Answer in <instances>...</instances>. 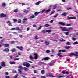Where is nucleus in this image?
<instances>
[{
  "label": "nucleus",
  "instance_id": "obj_1",
  "mask_svg": "<svg viewBox=\"0 0 78 78\" xmlns=\"http://www.w3.org/2000/svg\"><path fill=\"white\" fill-rule=\"evenodd\" d=\"M46 77H48V78L49 76L52 78H54V77H55V76L52 75V74L51 73H48V74H46Z\"/></svg>",
  "mask_w": 78,
  "mask_h": 78
},
{
  "label": "nucleus",
  "instance_id": "obj_2",
  "mask_svg": "<svg viewBox=\"0 0 78 78\" xmlns=\"http://www.w3.org/2000/svg\"><path fill=\"white\" fill-rule=\"evenodd\" d=\"M51 31H52L51 30H44L43 31H42V33H46V32H47L48 33H51Z\"/></svg>",
  "mask_w": 78,
  "mask_h": 78
},
{
  "label": "nucleus",
  "instance_id": "obj_3",
  "mask_svg": "<svg viewBox=\"0 0 78 78\" xmlns=\"http://www.w3.org/2000/svg\"><path fill=\"white\" fill-rule=\"evenodd\" d=\"M62 29V31H67V28L66 27H59Z\"/></svg>",
  "mask_w": 78,
  "mask_h": 78
},
{
  "label": "nucleus",
  "instance_id": "obj_4",
  "mask_svg": "<svg viewBox=\"0 0 78 78\" xmlns=\"http://www.w3.org/2000/svg\"><path fill=\"white\" fill-rule=\"evenodd\" d=\"M76 18L74 17H69L68 16V20H69V19H76Z\"/></svg>",
  "mask_w": 78,
  "mask_h": 78
},
{
  "label": "nucleus",
  "instance_id": "obj_5",
  "mask_svg": "<svg viewBox=\"0 0 78 78\" xmlns=\"http://www.w3.org/2000/svg\"><path fill=\"white\" fill-rule=\"evenodd\" d=\"M16 48H17L19 50H21V51H22V50H23V47H19V46H16Z\"/></svg>",
  "mask_w": 78,
  "mask_h": 78
},
{
  "label": "nucleus",
  "instance_id": "obj_6",
  "mask_svg": "<svg viewBox=\"0 0 78 78\" xmlns=\"http://www.w3.org/2000/svg\"><path fill=\"white\" fill-rule=\"evenodd\" d=\"M0 16L1 17H6V15L5 14L3 13L1 14Z\"/></svg>",
  "mask_w": 78,
  "mask_h": 78
},
{
  "label": "nucleus",
  "instance_id": "obj_7",
  "mask_svg": "<svg viewBox=\"0 0 78 78\" xmlns=\"http://www.w3.org/2000/svg\"><path fill=\"white\" fill-rule=\"evenodd\" d=\"M58 24H59L60 25H63V26L65 25L66 24L63 23L62 22H58Z\"/></svg>",
  "mask_w": 78,
  "mask_h": 78
},
{
  "label": "nucleus",
  "instance_id": "obj_8",
  "mask_svg": "<svg viewBox=\"0 0 78 78\" xmlns=\"http://www.w3.org/2000/svg\"><path fill=\"white\" fill-rule=\"evenodd\" d=\"M3 51H5V52H8V51H9V50L8 48H6L4 49Z\"/></svg>",
  "mask_w": 78,
  "mask_h": 78
},
{
  "label": "nucleus",
  "instance_id": "obj_9",
  "mask_svg": "<svg viewBox=\"0 0 78 78\" xmlns=\"http://www.w3.org/2000/svg\"><path fill=\"white\" fill-rule=\"evenodd\" d=\"M68 56H75V53H71L70 54L68 55Z\"/></svg>",
  "mask_w": 78,
  "mask_h": 78
},
{
  "label": "nucleus",
  "instance_id": "obj_10",
  "mask_svg": "<svg viewBox=\"0 0 78 78\" xmlns=\"http://www.w3.org/2000/svg\"><path fill=\"white\" fill-rule=\"evenodd\" d=\"M1 65L2 66V67H5L6 65H5V62H2Z\"/></svg>",
  "mask_w": 78,
  "mask_h": 78
},
{
  "label": "nucleus",
  "instance_id": "obj_11",
  "mask_svg": "<svg viewBox=\"0 0 78 78\" xmlns=\"http://www.w3.org/2000/svg\"><path fill=\"white\" fill-rule=\"evenodd\" d=\"M3 47H9V44H3Z\"/></svg>",
  "mask_w": 78,
  "mask_h": 78
},
{
  "label": "nucleus",
  "instance_id": "obj_12",
  "mask_svg": "<svg viewBox=\"0 0 78 78\" xmlns=\"http://www.w3.org/2000/svg\"><path fill=\"white\" fill-rule=\"evenodd\" d=\"M71 48V46H65V48H66V49H67V50H69V48Z\"/></svg>",
  "mask_w": 78,
  "mask_h": 78
},
{
  "label": "nucleus",
  "instance_id": "obj_13",
  "mask_svg": "<svg viewBox=\"0 0 78 78\" xmlns=\"http://www.w3.org/2000/svg\"><path fill=\"white\" fill-rule=\"evenodd\" d=\"M73 30V28L69 27V28L67 29L66 31H70V30Z\"/></svg>",
  "mask_w": 78,
  "mask_h": 78
},
{
  "label": "nucleus",
  "instance_id": "obj_14",
  "mask_svg": "<svg viewBox=\"0 0 78 78\" xmlns=\"http://www.w3.org/2000/svg\"><path fill=\"white\" fill-rule=\"evenodd\" d=\"M59 52H63L64 53H65V52H66V51L64 50H59Z\"/></svg>",
  "mask_w": 78,
  "mask_h": 78
},
{
  "label": "nucleus",
  "instance_id": "obj_15",
  "mask_svg": "<svg viewBox=\"0 0 78 78\" xmlns=\"http://www.w3.org/2000/svg\"><path fill=\"white\" fill-rule=\"evenodd\" d=\"M28 11H29V10H26V9H24L23 11L24 12H25V13H26V14H27V13L28 12Z\"/></svg>",
  "mask_w": 78,
  "mask_h": 78
},
{
  "label": "nucleus",
  "instance_id": "obj_16",
  "mask_svg": "<svg viewBox=\"0 0 78 78\" xmlns=\"http://www.w3.org/2000/svg\"><path fill=\"white\" fill-rule=\"evenodd\" d=\"M48 59H50V58H49L48 57H46L45 58L43 59L42 60H45V61H47V60H48Z\"/></svg>",
  "mask_w": 78,
  "mask_h": 78
},
{
  "label": "nucleus",
  "instance_id": "obj_17",
  "mask_svg": "<svg viewBox=\"0 0 78 78\" xmlns=\"http://www.w3.org/2000/svg\"><path fill=\"white\" fill-rule=\"evenodd\" d=\"M30 59L31 61H33V59H34V57H33L32 56L30 55L29 56Z\"/></svg>",
  "mask_w": 78,
  "mask_h": 78
},
{
  "label": "nucleus",
  "instance_id": "obj_18",
  "mask_svg": "<svg viewBox=\"0 0 78 78\" xmlns=\"http://www.w3.org/2000/svg\"><path fill=\"white\" fill-rule=\"evenodd\" d=\"M34 55L35 56V59H37V58L38 57L37 56V54H35Z\"/></svg>",
  "mask_w": 78,
  "mask_h": 78
},
{
  "label": "nucleus",
  "instance_id": "obj_19",
  "mask_svg": "<svg viewBox=\"0 0 78 78\" xmlns=\"http://www.w3.org/2000/svg\"><path fill=\"white\" fill-rule=\"evenodd\" d=\"M6 6V4H5V3H3L2 4V7H3V8L5 7Z\"/></svg>",
  "mask_w": 78,
  "mask_h": 78
},
{
  "label": "nucleus",
  "instance_id": "obj_20",
  "mask_svg": "<svg viewBox=\"0 0 78 78\" xmlns=\"http://www.w3.org/2000/svg\"><path fill=\"white\" fill-rule=\"evenodd\" d=\"M41 2H42L41 1H38L36 3V5H39V4H40V3H41Z\"/></svg>",
  "mask_w": 78,
  "mask_h": 78
},
{
  "label": "nucleus",
  "instance_id": "obj_21",
  "mask_svg": "<svg viewBox=\"0 0 78 78\" xmlns=\"http://www.w3.org/2000/svg\"><path fill=\"white\" fill-rule=\"evenodd\" d=\"M45 43L46 45H49V44H50V43H49V42H48L47 41H45Z\"/></svg>",
  "mask_w": 78,
  "mask_h": 78
},
{
  "label": "nucleus",
  "instance_id": "obj_22",
  "mask_svg": "<svg viewBox=\"0 0 78 78\" xmlns=\"http://www.w3.org/2000/svg\"><path fill=\"white\" fill-rule=\"evenodd\" d=\"M58 78H64L65 76L64 75L60 76H58Z\"/></svg>",
  "mask_w": 78,
  "mask_h": 78
},
{
  "label": "nucleus",
  "instance_id": "obj_23",
  "mask_svg": "<svg viewBox=\"0 0 78 78\" xmlns=\"http://www.w3.org/2000/svg\"><path fill=\"white\" fill-rule=\"evenodd\" d=\"M30 64L29 63H27L26 65V67H30Z\"/></svg>",
  "mask_w": 78,
  "mask_h": 78
},
{
  "label": "nucleus",
  "instance_id": "obj_24",
  "mask_svg": "<svg viewBox=\"0 0 78 78\" xmlns=\"http://www.w3.org/2000/svg\"><path fill=\"white\" fill-rule=\"evenodd\" d=\"M51 11V9H48V10H46V14H47L48 12H50Z\"/></svg>",
  "mask_w": 78,
  "mask_h": 78
},
{
  "label": "nucleus",
  "instance_id": "obj_25",
  "mask_svg": "<svg viewBox=\"0 0 78 78\" xmlns=\"http://www.w3.org/2000/svg\"><path fill=\"white\" fill-rule=\"evenodd\" d=\"M50 25L48 24H46L44 25V27H50Z\"/></svg>",
  "mask_w": 78,
  "mask_h": 78
},
{
  "label": "nucleus",
  "instance_id": "obj_26",
  "mask_svg": "<svg viewBox=\"0 0 78 78\" xmlns=\"http://www.w3.org/2000/svg\"><path fill=\"white\" fill-rule=\"evenodd\" d=\"M5 41V39H3V40H1L0 41V44H1L3 42V41Z\"/></svg>",
  "mask_w": 78,
  "mask_h": 78
},
{
  "label": "nucleus",
  "instance_id": "obj_27",
  "mask_svg": "<svg viewBox=\"0 0 78 78\" xmlns=\"http://www.w3.org/2000/svg\"><path fill=\"white\" fill-rule=\"evenodd\" d=\"M58 56H59V57H62V55H61V53H59L57 54Z\"/></svg>",
  "mask_w": 78,
  "mask_h": 78
},
{
  "label": "nucleus",
  "instance_id": "obj_28",
  "mask_svg": "<svg viewBox=\"0 0 78 78\" xmlns=\"http://www.w3.org/2000/svg\"><path fill=\"white\" fill-rule=\"evenodd\" d=\"M45 71L44 70H42L41 72V73L42 74H44V73H45Z\"/></svg>",
  "mask_w": 78,
  "mask_h": 78
},
{
  "label": "nucleus",
  "instance_id": "obj_29",
  "mask_svg": "<svg viewBox=\"0 0 78 78\" xmlns=\"http://www.w3.org/2000/svg\"><path fill=\"white\" fill-rule=\"evenodd\" d=\"M19 59H20L19 58H15L13 59V60H14V61H16V60L18 61V60H19Z\"/></svg>",
  "mask_w": 78,
  "mask_h": 78
},
{
  "label": "nucleus",
  "instance_id": "obj_30",
  "mask_svg": "<svg viewBox=\"0 0 78 78\" xmlns=\"http://www.w3.org/2000/svg\"><path fill=\"white\" fill-rule=\"evenodd\" d=\"M18 68H19V69H21L22 70V69H23V67H22V66H21V65L19 66L18 67Z\"/></svg>",
  "mask_w": 78,
  "mask_h": 78
},
{
  "label": "nucleus",
  "instance_id": "obj_31",
  "mask_svg": "<svg viewBox=\"0 0 78 78\" xmlns=\"http://www.w3.org/2000/svg\"><path fill=\"white\" fill-rule=\"evenodd\" d=\"M62 16H67V13L66 12L63 13L62 14Z\"/></svg>",
  "mask_w": 78,
  "mask_h": 78
},
{
  "label": "nucleus",
  "instance_id": "obj_32",
  "mask_svg": "<svg viewBox=\"0 0 78 78\" xmlns=\"http://www.w3.org/2000/svg\"><path fill=\"white\" fill-rule=\"evenodd\" d=\"M27 63H27V62H24L23 63V66H26L27 64Z\"/></svg>",
  "mask_w": 78,
  "mask_h": 78
},
{
  "label": "nucleus",
  "instance_id": "obj_33",
  "mask_svg": "<svg viewBox=\"0 0 78 78\" xmlns=\"http://www.w3.org/2000/svg\"><path fill=\"white\" fill-rule=\"evenodd\" d=\"M60 41L62 42H65V41H66V40H65L63 39L62 38H61L60 39Z\"/></svg>",
  "mask_w": 78,
  "mask_h": 78
},
{
  "label": "nucleus",
  "instance_id": "obj_34",
  "mask_svg": "<svg viewBox=\"0 0 78 78\" xmlns=\"http://www.w3.org/2000/svg\"><path fill=\"white\" fill-rule=\"evenodd\" d=\"M58 6V5L56 4L54 5V9H56V8L57 6Z\"/></svg>",
  "mask_w": 78,
  "mask_h": 78
},
{
  "label": "nucleus",
  "instance_id": "obj_35",
  "mask_svg": "<svg viewBox=\"0 0 78 78\" xmlns=\"http://www.w3.org/2000/svg\"><path fill=\"white\" fill-rule=\"evenodd\" d=\"M11 51L12 52H15L16 51V49L15 48H14L12 49Z\"/></svg>",
  "mask_w": 78,
  "mask_h": 78
},
{
  "label": "nucleus",
  "instance_id": "obj_36",
  "mask_svg": "<svg viewBox=\"0 0 78 78\" xmlns=\"http://www.w3.org/2000/svg\"><path fill=\"white\" fill-rule=\"evenodd\" d=\"M23 69V70L25 71L28 70V69L26 67H24Z\"/></svg>",
  "mask_w": 78,
  "mask_h": 78
},
{
  "label": "nucleus",
  "instance_id": "obj_37",
  "mask_svg": "<svg viewBox=\"0 0 78 78\" xmlns=\"http://www.w3.org/2000/svg\"><path fill=\"white\" fill-rule=\"evenodd\" d=\"M14 11L15 12L17 13L19 11V10H18V9H16L14 10Z\"/></svg>",
  "mask_w": 78,
  "mask_h": 78
},
{
  "label": "nucleus",
  "instance_id": "obj_38",
  "mask_svg": "<svg viewBox=\"0 0 78 78\" xmlns=\"http://www.w3.org/2000/svg\"><path fill=\"white\" fill-rule=\"evenodd\" d=\"M69 32H66L65 33V34L67 35V36H68V35H69Z\"/></svg>",
  "mask_w": 78,
  "mask_h": 78
},
{
  "label": "nucleus",
  "instance_id": "obj_39",
  "mask_svg": "<svg viewBox=\"0 0 78 78\" xmlns=\"http://www.w3.org/2000/svg\"><path fill=\"white\" fill-rule=\"evenodd\" d=\"M16 63L14 62H10V64H15Z\"/></svg>",
  "mask_w": 78,
  "mask_h": 78
},
{
  "label": "nucleus",
  "instance_id": "obj_40",
  "mask_svg": "<svg viewBox=\"0 0 78 78\" xmlns=\"http://www.w3.org/2000/svg\"><path fill=\"white\" fill-rule=\"evenodd\" d=\"M18 70L19 73H20V74H22V71H21V70L20 69H19Z\"/></svg>",
  "mask_w": 78,
  "mask_h": 78
},
{
  "label": "nucleus",
  "instance_id": "obj_41",
  "mask_svg": "<svg viewBox=\"0 0 78 78\" xmlns=\"http://www.w3.org/2000/svg\"><path fill=\"white\" fill-rule=\"evenodd\" d=\"M75 53V56H78V52H76Z\"/></svg>",
  "mask_w": 78,
  "mask_h": 78
},
{
  "label": "nucleus",
  "instance_id": "obj_42",
  "mask_svg": "<svg viewBox=\"0 0 78 78\" xmlns=\"http://www.w3.org/2000/svg\"><path fill=\"white\" fill-rule=\"evenodd\" d=\"M73 44H74V45H76V44H78V42L77 41H76L73 43Z\"/></svg>",
  "mask_w": 78,
  "mask_h": 78
},
{
  "label": "nucleus",
  "instance_id": "obj_43",
  "mask_svg": "<svg viewBox=\"0 0 78 78\" xmlns=\"http://www.w3.org/2000/svg\"><path fill=\"white\" fill-rule=\"evenodd\" d=\"M35 17V16L32 15L30 17V19H33V18H34Z\"/></svg>",
  "mask_w": 78,
  "mask_h": 78
},
{
  "label": "nucleus",
  "instance_id": "obj_44",
  "mask_svg": "<svg viewBox=\"0 0 78 78\" xmlns=\"http://www.w3.org/2000/svg\"><path fill=\"white\" fill-rule=\"evenodd\" d=\"M53 64H54V62L51 63L49 64V65L51 66H53Z\"/></svg>",
  "mask_w": 78,
  "mask_h": 78
},
{
  "label": "nucleus",
  "instance_id": "obj_45",
  "mask_svg": "<svg viewBox=\"0 0 78 78\" xmlns=\"http://www.w3.org/2000/svg\"><path fill=\"white\" fill-rule=\"evenodd\" d=\"M66 45H70V43L68 42L66 43Z\"/></svg>",
  "mask_w": 78,
  "mask_h": 78
},
{
  "label": "nucleus",
  "instance_id": "obj_46",
  "mask_svg": "<svg viewBox=\"0 0 78 78\" xmlns=\"http://www.w3.org/2000/svg\"><path fill=\"white\" fill-rule=\"evenodd\" d=\"M47 53H50V50H48L45 51Z\"/></svg>",
  "mask_w": 78,
  "mask_h": 78
},
{
  "label": "nucleus",
  "instance_id": "obj_47",
  "mask_svg": "<svg viewBox=\"0 0 78 78\" xmlns=\"http://www.w3.org/2000/svg\"><path fill=\"white\" fill-rule=\"evenodd\" d=\"M35 16H37V15H38V12H35Z\"/></svg>",
  "mask_w": 78,
  "mask_h": 78
},
{
  "label": "nucleus",
  "instance_id": "obj_48",
  "mask_svg": "<svg viewBox=\"0 0 78 78\" xmlns=\"http://www.w3.org/2000/svg\"><path fill=\"white\" fill-rule=\"evenodd\" d=\"M55 12V11H52L50 14V15H52V14H53L54 13V12Z\"/></svg>",
  "mask_w": 78,
  "mask_h": 78
},
{
  "label": "nucleus",
  "instance_id": "obj_49",
  "mask_svg": "<svg viewBox=\"0 0 78 78\" xmlns=\"http://www.w3.org/2000/svg\"><path fill=\"white\" fill-rule=\"evenodd\" d=\"M58 14H57L56 15H55V16H54V17L55 18H56V17H58Z\"/></svg>",
  "mask_w": 78,
  "mask_h": 78
},
{
  "label": "nucleus",
  "instance_id": "obj_50",
  "mask_svg": "<svg viewBox=\"0 0 78 78\" xmlns=\"http://www.w3.org/2000/svg\"><path fill=\"white\" fill-rule=\"evenodd\" d=\"M52 6H53V5H50L49 6V9H50V8H51L52 7Z\"/></svg>",
  "mask_w": 78,
  "mask_h": 78
},
{
  "label": "nucleus",
  "instance_id": "obj_51",
  "mask_svg": "<svg viewBox=\"0 0 78 78\" xmlns=\"http://www.w3.org/2000/svg\"><path fill=\"white\" fill-rule=\"evenodd\" d=\"M19 33H21L22 32V30L21 29H20V30H19Z\"/></svg>",
  "mask_w": 78,
  "mask_h": 78
},
{
  "label": "nucleus",
  "instance_id": "obj_52",
  "mask_svg": "<svg viewBox=\"0 0 78 78\" xmlns=\"http://www.w3.org/2000/svg\"><path fill=\"white\" fill-rule=\"evenodd\" d=\"M21 23V20H20V19L19 20L18 23Z\"/></svg>",
  "mask_w": 78,
  "mask_h": 78
},
{
  "label": "nucleus",
  "instance_id": "obj_53",
  "mask_svg": "<svg viewBox=\"0 0 78 78\" xmlns=\"http://www.w3.org/2000/svg\"><path fill=\"white\" fill-rule=\"evenodd\" d=\"M34 73H37V71H36V70H34Z\"/></svg>",
  "mask_w": 78,
  "mask_h": 78
},
{
  "label": "nucleus",
  "instance_id": "obj_54",
  "mask_svg": "<svg viewBox=\"0 0 78 78\" xmlns=\"http://www.w3.org/2000/svg\"><path fill=\"white\" fill-rule=\"evenodd\" d=\"M28 20V18H24L23 19V21H25V20Z\"/></svg>",
  "mask_w": 78,
  "mask_h": 78
},
{
  "label": "nucleus",
  "instance_id": "obj_55",
  "mask_svg": "<svg viewBox=\"0 0 78 78\" xmlns=\"http://www.w3.org/2000/svg\"><path fill=\"white\" fill-rule=\"evenodd\" d=\"M45 11V9H44L41 12V13H44Z\"/></svg>",
  "mask_w": 78,
  "mask_h": 78
},
{
  "label": "nucleus",
  "instance_id": "obj_56",
  "mask_svg": "<svg viewBox=\"0 0 78 78\" xmlns=\"http://www.w3.org/2000/svg\"><path fill=\"white\" fill-rule=\"evenodd\" d=\"M11 30H12V31L16 30V28H12L11 29Z\"/></svg>",
  "mask_w": 78,
  "mask_h": 78
},
{
  "label": "nucleus",
  "instance_id": "obj_57",
  "mask_svg": "<svg viewBox=\"0 0 78 78\" xmlns=\"http://www.w3.org/2000/svg\"><path fill=\"white\" fill-rule=\"evenodd\" d=\"M20 28L19 27H16L15 28L16 30H19Z\"/></svg>",
  "mask_w": 78,
  "mask_h": 78
},
{
  "label": "nucleus",
  "instance_id": "obj_58",
  "mask_svg": "<svg viewBox=\"0 0 78 78\" xmlns=\"http://www.w3.org/2000/svg\"><path fill=\"white\" fill-rule=\"evenodd\" d=\"M13 20L14 22H17V20L16 19H13Z\"/></svg>",
  "mask_w": 78,
  "mask_h": 78
},
{
  "label": "nucleus",
  "instance_id": "obj_59",
  "mask_svg": "<svg viewBox=\"0 0 78 78\" xmlns=\"http://www.w3.org/2000/svg\"><path fill=\"white\" fill-rule=\"evenodd\" d=\"M57 11L58 12H59V11H61V10L60 9H58L57 10Z\"/></svg>",
  "mask_w": 78,
  "mask_h": 78
},
{
  "label": "nucleus",
  "instance_id": "obj_60",
  "mask_svg": "<svg viewBox=\"0 0 78 78\" xmlns=\"http://www.w3.org/2000/svg\"><path fill=\"white\" fill-rule=\"evenodd\" d=\"M37 35H36L35 37V39H39V38H37Z\"/></svg>",
  "mask_w": 78,
  "mask_h": 78
},
{
  "label": "nucleus",
  "instance_id": "obj_61",
  "mask_svg": "<svg viewBox=\"0 0 78 78\" xmlns=\"http://www.w3.org/2000/svg\"><path fill=\"white\" fill-rule=\"evenodd\" d=\"M19 36H20V38H22L23 36L22 35H19Z\"/></svg>",
  "mask_w": 78,
  "mask_h": 78
},
{
  "label": "nucleus",
  "instance_id": "obj_62",
  "mask_svg": "<svg viewBox=\"0 0 78 78\" xmlns=\"http://www.w3.org/2000/svg\"><path fill=\"white\" fill-rule=\"evenodd\" d=\"M15 44V42L14 41H12L11 42V44Z\"/></svg>",
  "mask_w": 78,
  "mask_h": 78
},
{
  "label": "nucleus",
  "instance_id": "obj_63",
  "mask_svg": "<svg viewBox=\"0 0 78 78\" xmlns=\"http://www.w3.org/2000/svg\"><path fill=\"white\" fill-rule=\"evenodd\" d=\"M13 73H17V71L15 70H13Z\"/></svg>",
  "mask_w": 78,
  "mask_h": 78
},
{
  "label": "nucleus",
  "instance_id": "obj_64",
  "mask_svg": "<svg viewBox=\"0 0 78 78\" xmlns=\"http://www.w3.org/2000/svg\"><path fill=\"white\" fill-rule=\"evenodd\" d=\"M5 78H9V76H5Z\"/></svg>",
  "mask_w": 78,
  "mask_h": 78
}]
</instances>
